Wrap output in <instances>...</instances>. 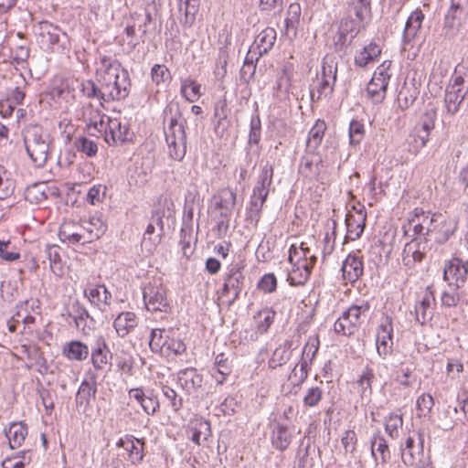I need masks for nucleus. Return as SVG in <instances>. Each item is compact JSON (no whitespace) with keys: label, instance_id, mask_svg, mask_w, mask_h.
<instances>
[{"label":"nucleus","instance_id":"20","mask_svg":"<svg viewBox=\"0 0 468 468\" xmlns=\"http://www.w3.org/2000/svg\"><path fill=\"white\" fill-rule=\"evenodd\" d=\"M424 14L420 9L414 10L406 22L402 40L404 44L410 43L420 32L421 28L422 22L424 20Z\"/></svg>","mask_w":468,"mask_h":468},{"label":"nucleus","instance_id":"26","mask_svg":"<svg viewBox=\"0 0 468 468\" xmlns=\"http://www.w3.org/2000/svg\"><path fill=\"white\" fill-rule=\"evenodd\" d=\"M326 123L323 120H317L309 131L306 147L310 154H314L320 146L326 131Z\"/></svg>","mask_w":468,"mask_h":468},{"label":"nucleus","instance_id":"7","mask_svg":"<svg viewBox=\"0 0 468 468\" xmlns=\"http://www.w3.org/2000/svg\"><path fill=\"white\" fill-rule=\"evenodd\" d=\"M369 310L370 304L368 302L351 305L335 321L334 324L335 332L346 336L354 335L367 319Z\"/></svg>","mask_w":468,"mask_h":468},{"label":"nucleus","instance_id":"22","mask_svg":"<svg viewBox=\"0 0 468 468\" xmlns=\"http://www.w3.org/2000/svg\"><path fill=\"white\" fill-rule=\"evenodd\" d=\"M342 271L346 281L355 282L362 276L364 271L362 259L356 255L349 254L343 262Z\"/></svg>","mask_w":468,"mask_h":468},{"label":"nucleus","instance_id":"34","mask_svg":"<svg viewBox=\"0 0 468 468\" xmlns=\"http://www.w3.org/2000/svg\"><path fill=\"white\" fill-rule=\"evenodd\" d=\"M380 54V47L375 42H370L356 55L355 65L359 68H365L367 64L374 61Z\"/></svg>","mask_w":468,"mask_h":468},{"label":"nucleus","instance_id":"1","mask_svg":"<svg viewBox=\"0 0 468 468\" xmlns=\"http://www.w3.org/2000/svg\"><path fill=\"white\" fill-rule=\"evenodd\" d=\"M97 77L101 87V103L121 101L128 96L131 86L129 74L116 58L102 57Z\"/></svg>","mask_w":468,"mask_h":468},{"label":"nucleus","instance_id":"50","mask_svg":"<svg viewBox=\"0 0 468 468\" xmlns=\"http://www.w3.org/2000/svg\"><path fill=\"white\" fill-rule=\"evenodd\" d=\"M371 0H354L352 11L359 23L364 22L371 16Z\"/></svg>","mask_w":468,"mask_h":468},{"label":"nucleus","instance_id":"6","mask_svg":"<svg viewBox=\"0 0 468 468\" xmlns=\"http://www.w3.org/2000/svg\"><path fill=\"white\" fill-rule=\"evenodd\" d=\"M185 124L186 120L182 117L179 108L176 106V112L171 116L165 131L168 154L176 161H181L186 153Z\"/></svg>","mask_w":468,"mask_h":468},{"label":"nucleus","instance_id":"12","mask_svg":"<svg viewBox=\"0 0 468 468\" xmlns=\"http://www.w3.org/2000/svg\"><path fill=\"white\" fill-rule=\"evenodd\" d=\"M244 282V275L238 264L231 265L224 279L222 295L232 293L229 304L234 303L239 296Z\"/></svg>","mask_w":468,"mask_h":468},{"label":"nucleus","instance_id":"43","mask_svg":"<svg viewBox=\"0 0 468 468\" xmlns=\"http://www.w3.org/2000/svg\"><path fill=\"white\" fill-rule=\"evenodd\" d=\"M109 349L105 341L101 337L96 342V347L91 352V361L95 368H102L108 362Z\"/></svg>","mask_w":468,"mask_h":468},{"label":"nucleus","instance_id":"51","mask_svg":"<svg viewBox=\"0 0 468 468\" xmlns=\"http://www.w3.org/2000/svg\"><path fill=\"white\" fill-rule=\"evenodd\" d=\"M83 229L90 234V239H98L105 229L103 221L100 217H91L88 221H83Z\"/></svg>","mask_w":468,"mask_h":468},{"label":"nucleus","instance_id":"13","mask_svg":"<svg viewBox=\"0 0 468 468\" xmlns=\"http://www.w3.org/2000/svg\"><path fill=\"white\" fill-rule=\"evenodd\" d=\"M83 294L101 312H104L106 306L111 304L112 293L104 284L90 285L84 289Z\"/></svg>","mask_w":468,"mask_h":468},{"label":"nucleus","instance_id":"33","mask_svg":"<svg viewBox=\"0 0 468 468\" xmlns=\"http://www.w3.org/2000/svg\"><path fill=\"white\" fill-rule=\"evenodd\" d=\"M322 159L319 156H303L299 165V173L307 178H316L320 174Z\"/></svg>","mask_w":468,"mask_h":468},{"label":"nucleus","instance_id":"58","mask_svg":"<svg viewBox=\"0 0 468 468\" xmlns=\"http://www.w3.org/2000/svg\"><path fill=\"white\" fill-rule=\"evenodd\" d=\"M365 135L364 124L353 120L349 125V139L352 145L360 144Z\"/></svg>","mask_w":468,"mask_h":468},{"label":"nucleus","instance_id":"10","mask_svg":"<svg viewBox=\"0 0 468 468\" xmlns=\"http://www.w3.org/2000/svg\"><path fill=\"white\" fill-rule=\"evenodd\" d=\"M467 93L468 86H464L463 77L455 74L445 90L444 103L447 113L451 115L457 113Z\"/></svg>","mask_w":468,"mask_h":468},{"label":"nucleus","instance_id":"60","mask_svg":"<svg viewBox=\"0 0 468 468\" xmlns=\"http://www.w3.org/2000/svg\"><path fill=\"white\" fill-rule=\"evenodd\" d=\"M359 22L353 19H346L342 21L340 26V40L346 38L350 34L351 38H354L359 31Z\"/></svg>","mask_w":468,"mask_h":468},{"label":"nucleus","instance_id":"64","mask_svg":"<svg viewBox=\"0 0 468 468\" xmlns=\"http://www.w3.org/2000/svg\"><path fill=\"white\" fill-rule=\"evenodd\" d=\"M164 396L169 400L173 410L177 412L183 406V399L178 398L176 392L168 386L162 388Z\"/></svg>","mask_w":468,"mask_h":468},{"label":"nucleus","instance_id":"48","mask_svg":"<svg viewBox=\"0 0 468 468\" xmlns=\"http://www.w3.org/2000/svg\"><path fill=\"white\" fill-rule=\"evenodd\" d=\"M267 199V197L264 195H259L258 193L252 191V195L250 197V218L251 220H254L256 223L259 222L261 218V213L262 207Z\"/></svg>","mask_w":468,"mask_h":468},{"label":"nucleus","instance_id":"14","mask_svg":"<svg viewBox=\"0 0 468 468\" xmlns=\"http://www.w3.org/2000/svg\"><path fill=\"white\" fill-rule=\"evenodd\" d=\"M367 220V213L365 207H362L355 213L348 212L346 216V225L347 234L346 236V241L356 240L359 239L364 231Z\"/></svg>","mask_w":468,"mask_h":468},{"label":"nucleus","instance_id":"15","mask_svg":"<svg viewBox=\"0 0 468 468\" xmlns=\"http://www.w3.org/2000/svg\"><path fill=\"white\" fill-rule=\"evenodd\" d=\"M468 27V14H460L449 8L443 21L442 32L445 37H454Z\"/></svg>","mask_w":468,"mask_h":468},{"label":"nucleus","instance_id":"4","mask_svg":"<svg viewBox=\"0 0 468 468\" xmlns=\"http://www.w3.org/2000/svg\"><path fill=\"white\" fill-rule=\"evenodd\" d=\"M457 229V222L441 213H433L431 218L425 217L414 225L413 230L417 235L424 236L425 240L431 234H434L435 241L445 243Z\"/></svg>","mask_w":468,"mask_h":468},{"label":"nucleus","instance_id":"47","mask_svg":"<svg viewBox=\"0 0 468 468\" xmlns=\"http://www.w3.org/2000/svg\"><path fill=\"white\" fill-rule=\"evenodd\" d=\"M40 30L43 38H47V41L50 45L53 46L59 42L61 30L58 27L48 21H44L40 23Z\"/></svg>","mask_w":468,"mask_h":468},{"label":"nucleus","instance_id":"29","mask_svg":"<svg viewBox=\"0 0 468 468\" xmlns=\"http://www.w3.org/2000/svg\"><path fill=\"white\" fill-rule=\"evenodd\" d=\"M436 119L435 110L427 111L420 120V128L418 130V137L420 140L419 146L424 147L429 141L431 131L434 128Z\"/></svg>","mask_w":468,"mask_h":468},{"label":"nucleus","instance_id":"63","mask_svg":"<svg viewBox=\"0 0 468 468\" xmlns=\"http://www.w3.org/2000/svg\"><path fill=\"white\" fill-rule=\"evenodd\" d=\"M323 397V390L318 387L310 388L304 398L303 404L306 407H314L318 405Z\"/></svg>","mask_w":468,"mask_h":468},{"label":"nucleus","instance_id":"62","mask_svg":"<svg viewBox=\"0 0 468 468\" xmlns=\"http://www.w3.org/2000/svg\"><path fill=\"white\" fill-rule=\"evenodd\" d=\"M374 83V81L368 82L367 87V93L373 103H380L386 98L387 91L383 90L381 87L377 86V84Z\"/></svg>","mask_w":468,"mask_h":468},{"label":"nucleus","instance_id":"57","mask_svg":"<svg viewBox=\"0 0 468 468\" xmlns=\"http://www.w3.org/2000/svg\"><path fill=\"white\" fill-rule=\"evenodd\" d=\"M215 367L217 369V375H213L218 384H223L226 377L230 373V369L227 364V359L224 358V355L220 354L216 357Z\"/></svg>","mask_w":468,"mask_h":468},{"label":"nucleus","instance_id":"40","mask_svg":"<svg viewBox=\"0 0 468 468\" xmlns=\"http://www.w3.org/2000/svg\"><path fill=\"white\" fill-rule=\"evenodd\" d=\"M47 189L44 183L33 184L26 188L25 198L31 204H39L48 198Z\"/></svg>","mask_w":468,"mask_h":468},{"label":"nucleus","instance_id":"37","mask_svg":"<svg viewBox=\"0 0 468 468\" xmlns=\"http://www.w3.org/2000/svg\"><path fill=\"white\" fill-rule=\"evenodd\" d=\"M189 431H191V441L197 445H200L201 440L207 441L211 434L209 422L202 420L192 421Z\"/></svg>","mask_w":468,"mask_h":468},{"label":"nucleus","instance_id":"55","mask_svg":"<svg viewBox=\"0 0 468 468\" xmlns=\"http://www.w3.org/2000/svg\"><path fill=\"white\" fill-rule=\"evenodd\" d=\"M186 351V345L179 338L166 335L165 351L162 355H181Z\"/></svg>","mask_w":468,"mask_h":468},{"label":"nucleus","instance_id":"11","mask_svg":"<svg viewBox=\"0 0 468 468\" xmlns=\"http://www.w3.org/2000/svg\"><path fill=\"white\" fill-rule=\"evenodd\" d=\"M392 319L386 316L384 321L378 327L376 339L377 351L379 356L386 358L391 352L393 341Z\"/></svg>","mask_w":468,"mask_h":468},{"label":"nucleus","instance_id":"23","mask_svg":"<svg viewBox=\"0 0 468 468\" xmlns=\"http://www.w3.org/2000/svg\"><path fill=\"white\" fill-rule=\"evenodd\" d=\"M277 33L272 27H266L262 31H261L254 40V46H252L256 50H258V57L256 60L259 59L260 57L267 54L273 47L276 41Z\"/></svg>","mask_w":468,"mask_h":468},{"label":"nucleus","instance_id":"52","mask_svg":"<svg viewBox=\"0 0 468 468\" xmlns=\"http://www.w3.org/2000/svg\"><path fill=\"white\" fill-rule=\"evenodd\" d=\"M74 144L78 151L85 154L89 157L96 155L98 152L97 144L86 137L77 138Z\"/></svg>","mask_w":468,"mask_h":468},{"label":"nucleus","instance_id":"19","mask_svg":"<svg viewBox=\"0 0 468 468\" xmlns=\"http://www.w3.org/2000/svg\"><path fill=\"white\" fill-rule=\"evenodd\" d=\"M69 316L73 319L77 329H80L83 332L86 331V327L90 329L95 324L94 317L78 301L74 302L69 307Z\"/></svg>","mask_w":468,"mask_h":468},{"label":"nucleus","instance_id":"59","mask_svg":"<svg viewBox=\"0 0 468 468\" xmlns=\"http://www.w3.org/2000/svg\"><path fill=\"white\" fill-rule=\"evenodd\" d=\"M46 254L49 261V267L51 271L54 274L59 275L62 271V267L60 262V255L58 251V249L55 246L48 247Z\"/></svg>","mask_w":468,"mask_h":468},{"label":"nucleus","instance_id":"16","mask_svg":"<svg viewBox=\"0 0 468 468\" xmlns=\"http://www.w3.org/2000/svg\"><path fill=\"white\" fill-rule=\"evenodd\" d=\"M116 446L123 448L128 452V458L133 464L137 465L144 460V440L137 439L133 435H126L117 441Z\"/></svg>","mask_w":468,"mask_h":468},{"label":"nucleus","instance_id":"25","mask_svg":"<svg viewBox=\"0 0 468 468\" xmlns=\"http://www.w3.org/2000/svg\"><path fill=\"white\" fill-rule=\"evenodd\" d=\"M5 433L9 441V447L17 449L23 444L27 435V427L23 422H13L8 429L5 430Z\"/></svg>","mask_w":468,"mask_h":468},{"label":"nucleus","instance_id":"38","mask_svg":"<svg viewBox=\"0 0 468 468\" xmlns=\"http://www.w3.org/2000/svg\"><path fill=\"white\" fill-rule=\"evenodd\" d=\"M179 10L184 12V16L180 18V23L189 27L195 21L196 14L198 10L199 0H180Z\"/></svg>","mask_w":468,"mask_h":468},{"label":"nucleus","instance_id":"30","mask_svg":"<svg viewBox=\"0 0 468 468\" xmlns=\"http://www.w3.org/2000/svg\"><path fill=\"white\" fill-rule=\"evenodd\" d=\"M370 444L371 454L374 457L375 461L377 462V466L378 465V453H379L380 455L381 463L385 464L390 458V452L385 438L381 434L376 433L371 438Z\"/></svg>","mask_w":468,"mask_h":468},{"label":"nucleus","instance_id":"3","mask_svg":"<svg viewBox=\"0 0 468 468\" xmlns=\"http://www.w3.org/2000/svg\"><path fill=\"white\" fill-rule=\"evenodd\" d=\"M24 144L28 156L37 167L48 161L52 139L49 133L38 124H29L23 131Z\"/></svg>","mask_w":468,"mask_h":468},{"label":"nucleus","instance_id":"44","mask_svg":"<svg viewBox=\"0 0 468 468\" xmlns=\"http://www.w3.org/2000/svg\"><path fill=\"white\" fill-rule=\"evenodd\" d=\"M271 441L276 449L280 451L287 449L291 443V435L288 429L285 426L277 425L273 431Z\"/></svg>","mask_w":468,"mask_h":468},{"label":"nucleus","instance_id":"54","mask_svg":"<svg viewBox=\"0 0 468 468\" xmlns=\"http://www.w3.org/2000/svg\"><path fill=\"white\" fill-rule=\"evenodd\" d=\"M403 424L402 417L399 414H390L385 421V431L391 438L399 436V428Z\"/></svg>","mask_w":468,"mask_h":468},{"label":"nucleus","instance_id":"41","mask_svg":"<svg viewBox=\"0 0 468 468\" xmlns=\"http://www.w3.org/2000/svg\"><path fill=\"white\" fill-rule=\"evenodd\" d=\"M276 312L271 308H264L254 316L256 320L257 332L263 335L268 332L274 321Z\"/></svg>","mask_w":468,"mask_h":468},{"label":"nucleus","instance_id":"5","mask_svg":"<svg viewBox=\"0 0 468 468\" xmlns=\"http://www.w3.org/2000/svg\"><path fill=\"white\" fill-rule=\"evenodd\" d=\"M337 75V60L334 54H327L322 61L321 78H317L310 86L312 101H318L323 96H330L334 91Z\"/></svg>","mask_w":468,"mask_h":468},{"label":"nucleus","instance_id":"24","mask_svg":"<svg viewBox=\"0 0 468 468\" xmlns=\"http://www.w3.org/2000/svg\"><path fill=\"white\" fill-rule=\"evenodd\" d=\"M292 346V340H285L283 343L280 344L272 352L268 361V367L271 369H276L277 367L285 365L291 358Z\"/></svg>","mask_w":468,"mask_h":468},{"label":"nucleus","instance_id":"31","mask_svg":"<svg viewBox=\"0 0 468 468\" xmlns=\"http://www.w3.org/2000/svg\"><path fill=\"white\" fill-rule=\"evenodd\" d=\"M418 95L419 90L414 83L404 82L397 97L399 107L403 111L409 109L416 101Z\"/></svg>","mask_w":468,"mask_h":468},{"label":"nucleus","instance_id":"8","mask_svg":"<svg viewBox=\"0 0 468 468\" xmlns=\"http://www.w3.org/2000/svg\"><path fill=\"white\" fill-rule=\"evenodd\" d=\"M143 297L147 311L168 313L170 304L166 290L158 280L148 282L143 290Z\"/></svg>","mask_w":468,"mask_h":468},{"label":"nucleus","instance_id":"9","mask_svg":"<svg viewBox=\"0 0 468 468\" xmlns=\"http://www.w3.org/2000/svg\"><path fill=\"white\" fill-rule=\"evenodd\" d=\"M443 280L450 288L455 290L464 289L465 283L468 282V261H463L459 257H452L445 261Z\"/></svg>","mask_w":468,"mask_h":468},{"label":"nucleus","instance_id":"61","mask_svg":"<svg viewBox=\"0 0 468 468\" xmlns=\"http://www.w3.org/2000/svg\"><path fill=\"white\" fill-rule=\"evenodd\" d=\"M74 223L63 224L59 230V237L62 241L68 240L69 243L76 244L80 242L82 235L79 232L69 233V228H74Z\"/></svg>","mask_w":468,"mask_h":468},{"label":"nucleus","instance_id":"42","mask_svg":"<svg viewBox=\"0 0 468 468\" xmlns=\"http://www.w3.org/2000/svg\"><path fill=\"white\" fill-rule=\"evenodd\" d=\"M181 93L187 101L195 102L202 95L201 85L191 79L184 80L181 84Z\"/></svg>","mask_w":468,"mask_h":468},{"label":"nucleus","instance_id":"17","mask_svg":"<svg viewBox=\"0 0 468 468\" xmlns=\"http://www.w3.org/2000/svg\"><path fill=\"white\" fill-rule=\"evenodd\" d=\"M435 304V297L433 292L427 288L422 299L415 305L416 321L420 324H426L431 320L433 316V305Z\"/></svg>","mask_w":468,"mask_h":468},{"label":"nucleus","instance_id":"45","mask_svg":"<svg viewBox=\"0 0 468 468\" xmlns=\"http://www.w3.org/2000/svg\"><path fill=\"white\" fill-rule=\"evenodd\" d=\"M375 379V374L372 368L366 367L356 383L360 388L361 397H370L372 394V382Z\"/></svg>","mask_w":468,"mask_h":468},{"label":"nucleus","instance_id":"36","mask_svg":"<svg viewBox=\"0 0 468 468\" xmlns=\"http://www.w3.org/2000/svg\"><path fill=\"white\" fill-rule=\"evenodd\" d=\"M96 392L97 385L95 380H92L91 382L83 380L76 395L77 406L86 408L90 403V398L95 397Z\"/></svg>","mask_w":468,"mask_h":468},{"label":"nucleus","instance_id":"49","mask_svg":"<svg viewBox=\"0 0 468 468\" xmlns=\"http://www.w3.org/2000/svg\"><path fill=\"white\" fill-rule=\"evenodd\" d=\"M165 330L159 328L152 330L149 346L153 352L161 354L165 353L167 335H165Z\"/></svg>","mask_w":468,"mask_h":468},{"label":"nucleus","instance_id":"39","mask_svg":"<svg viewBox=\"0 0 468 468\" xmlns=\"http://www.w3.org/2000/svg\"><path fill=\"white\" fill-rule=\"evenodd\" d=\"M391 61L385 60L381 65H379L371 78L370 81H374V84L379 86L383 89V90H388V82L391 78L390 72Z\"/></svg>","mask_w":468,"mask_h":468},{"label":"nucleus","instance_id":"18","mask_svg":"<svg viewBox=\"0 0 468 468\" xmlns=\"http://www.w3.org/2000/svg\"><path fill=\"white\" fill-rule=\"evenodd\" d=\"M310 259V262L299 261L298 266L292 265V269L287 278L291 285H303L306 282L317 261L316 256H312Z\"/></svg>","mask_w":468,"mask_h":468},{"label":"nucleus","instance_id":"53","mask_svg":"<svg viewBox=\"0 0 468 468\" xmlns=\"http://www.w3.org/2000/svg\"><path fill=\"white\" fill-rule=\"evenodd\" d=\"M155 231V227L154 223L150 222L145 229L142 244L143 246L147 247V250L151 251L154 248L156 247L158 243L161 241V233H157L154 235Z\"/></svg>","mask_w":468,"mask_h":468},{"label":"nucleus","instance_id":"32","mask_svg":"<svg viewBox=\"0 0 468 468\" xmlns=\"http://www.w3.org/2000/svg\"><path fill=\"white\" fill-rule=\"evenodd\" d=\"M203 378L194 367L186 368L178 372V381L183 388L189 391L201 387Z\"/></svg>","mask_w":468,"mask_h":468},{"label":"nucleus","instance_id":"21","mask_svg":"<svg viewBox=\"0 0 468 468\" xmlns=\"http://www.w3.org/2000/svg\"><path fill=\"white\" fill-rule=\"evenodd\" d=\"M138 325V318L133 312H122L113 321L118 336L124 338Z\"/></svg>","mask_w":468,"mask_h":468},{"label":"nucleus","instance_id":"35","mask_svg":"<svg viewBox=\"0 0 468 468\" xmlns=\"http://www.w3.org/2000/svg\"><path fill=\"white\" fill-rule=\"evenodd\" d=\"M273 168L271 165L266 164L262 166L261 174L258 177L256 186L253 191L258 193L260 196L264 195L268 197L270 192V186L272 183Z\"/></svg>","mask_w":468,"mask_h":468},{"label":"nucleus","instance_id":"28","mask_svg":"<svg viewBox=\"0 0 468 468\" xmlns=\"http://www.w3.org/2000/svg\"><path fill=\"white\" fill-rule=\"evenodd\" d=\"M215 199L216 207L222 209V216L228 217L236 205V193L230 188H223Z\"/></svg>","mask_w":468,"mask_h":468},{"label":"nucleus","instance_id":"2","mask_svg":"<svg viewBox=\"0 0 468 468\" xmlns=\"http://www.w3.org/2000/svg\"><path fill=\"white\" fill-rule=\"evenodd\" d=\"M92 112L93 115L90 117L87 123L88 133L90 135L103 134L104 140L109 145L122 144L132 139L129 128L122 126L118 119H112L105 114H101L98 110L92 111Z\"/></svg>","mask_w":468,"mask_h":468},{"label":"nucleus","instance_id":"27","mask_svg":"<svg viewBox=\"0 0 468 468\" xmlns=\"http://www.w3.org/2000/svg\"><path fill=\"white\" fill-rule=\"evenodd\" d=\"M90 350L88 346L80 341H70L67 343L62 349V354L69 360L82 361L89 356Z\"/></svg>","mask_w":468,"mask_h":468},{"label":"nucleus","instance_id":"46","mask_svg":"<svg viewBox=\"0 0 468 468\" xmlns=\"http://www.w3.org/2000/svg\"><path fill=\"white\" fill-rule=\"evenodd\" d=\"M465 294V289L455 290L453 288L449 287V290H445L441 293V305L446 308L455 307L459 303L461 298L463 297Z\"/></svg>","mask_w":468,"mask_h":468},{"label":"nucleus","instance_id":"56","mask_svg":"<svg viewBox=\"0 0 468 468\" xmlns=\"http://www.w3.org/2000/svg\"><path fill=\"white\" fill-rule=\"evenodd\" d=\"M80 89L82 94L89 99H99L101 101V87L97 86L93 80H83L80 83Z\"/></svg>","mask_w":468,"mask_h":468}]
</instances>
